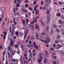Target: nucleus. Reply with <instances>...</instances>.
<instances>
[{"label": "nucleus", "mask_w": 64, "mask_h": 64, "mask_svg": "<svg viewBox=\"0 0 64 64\" xmlns=\"http://www.w3.org/2000/svg\"><path fill=\"white\" fill-rule=\"evenodd\" d=\"M47 17L48 18V20H46V23L48 24V23H49V21H50V14H48V15L47 14Z\"/></svg>", "instance_id": "f257e3e1"}, {"label": "nucleus", "mask_w": 64, "mask_h": 64, "mask_svg": "<svg viewBox=\"0 0 64 64\" xmlns=\"http://www.w3.org/2000/svg\"><path fill=\"white\" fill-rule=\"evenodd\" d=\"M46 57H47L46 56H44V58L45 59L44 60V63H50V61L48 59H46Z\"/></svg>", "instance_id": "f03ea898"}, {"label": "nucleus", "mask_w": 64, "mask_h": 64, "mask_svg": "<svg viewBox=\"0 0 64 64\" xmlns=\"http://www.w3.org/2000/svg\"><path fill=\"white\" fill-rule=\"evenodd\" d=\"M46 9V12H47V13L48 14H47V15H49V13H50V10H49V9L48 8H46V7H44V8H43V10H45Z\"/></svg>", "instance_id": "7ed1b4c3"}, {"label": "nucleus", "mask_w": 64, "mask_h": 64, "mask_svg": "<svg viewBox=\"0 0 64 64\" xmlns=\"http://www.w3.org/2000/svg\"><path fill=\"white\" fill-rule=\"evenodd\" d=\"M26 32H24V33L25 34L24 36V38H26V36H27V33L29 31V30L28 29V28H26Z\"/></svg>", "instance_id": "20e7f679"}, {"label": "nucleus", "mask_w": 64, "mask_h": 64, "mask_svg": "<svg viewBox=\"0 0 64 64\" xmlns=\"http://www.w3.org/2000/svg\"><path fill=\"white\" fill-rule=\"evenodd\" d=\"M42 59H43V58H42V56L40 57V59L39 58L38 59V61L39 63H41V60H42Z\"/></svg>", "instance_id": "39448f33"}, {"label": "nucleus", "mask_w": 64, "mask_h": 64, "mask_svg": "<svg viewBox=\"0 0 64 64\" xmlns=\"http://www.w3.org/2000/svg\"><path fill=\"white\" fill-rule=\"evenodd\" d=\"M56 62L54 61V62H53V63L54 64H59V60H58V59H56Z\"/></svg>", "instance_id": "423d86ee"}, {"label": "nucleus", "mask_w": 64, "mask_h": 64, "mask_svg": "<svg viewBox=\"0 0 64 64\" xmlns=\"http://www.w3.org/2000/svg\"><path fill=\"white\" fill-rule=\"evenodd\" d=\"M33 44L34 46V47L36 48V49H38V47L37 46V45H36V44H35V42H34L33 43Z\"/></svg>", "instance_id": "0eeeda50"}, {"label": "nucleus", "mask_w": 64, "mask_h": 64, "mask_svg": "<svg viewBox=\"0 0 64 64\" xmlns=\"http://www.w3.org/2000/svg\"><path fill=\"white\" fill-rule=\"evenodd\" d=\"M8 49L9 50L10 52H11V53H12V55H14V54L13 53V52H11V47L10 46H9L8 47Z\"/></svg>", "instance_id": "6e6552de"}, {"label": "nucleus", "mask_w": 64, "mask_h": 64, "mask_svg": "<svg viewBox=\"0 0 64 64\" xmlns=\"http://www.w3.org/2000/svg\"><path fill=\"white\" fill-rule=\"evenodd\" d=\"M39 17L38 16H37L36 18H35L34 17L33 18V19L35 21V22H37V18H39Z\"/></svg>", "instance_id": "1a4fd4ad"}, {"label": "nucleus", "mask_w": 64, "mask_h": 64, "mask_svg": "<svg viewBox=\"0 0 64 64\" xmlns=\"http://www.w3.org/2000/svg\"><path fill=\"white\" fill-rule=\"evenodd\" d=\"M60 55L61 56H63V54H64V53L63 51L60 50Z\"/></svg>", "instance_id": "9d476101"}, {"label": "nucleus", "mask_w": 64, "mask_h": 64, "mask_svg": "<svg viewBox=\"0 0 64 64\" xmlns=\"http://www.w3.org/2000/svg\"><path fill=\"white\" fill-rule=\"evenodd\" d=\"M5 30H6V29L4 28L3 33L4 35V36H6V35H7V32H5Z\"/></svg>", "instance_id": "9b49d317"}, {"label": "nucleus", "mask_w": 64, "mask_h": 64, "mask_svg": "<svg viewBox=\"0 0 64 64\" xmlns=\"http://www.w3.org/2000/svg\"><path fill=\"white\" fill-rule=\"evenodd\" d=\"M12 30L14 31L15 30V26L14 24H12Z\"/></svg>", "instance_id": "f8f14e48"}, {"label": "nucleus", "mask_w": 64, "mask_h": 64, "mask_svg": "<svg viewBox=\"0 0 64 64\" xmlns=\"http://www.w3.org/2000/svg\"><path fill=\"white\" fill-rule=\"evenodd\" d=\"M4 12H3L1 11H0V16L2 15V18H3V17H4V14H3Z\"/></svg>", "instance_id": "ddd939ff"}, {"label": "nucleus", "mask_w": 64, "mask_h": 64, "mask_svg": "<svg viewBox=\"0 0 64 64\" xmlns=\"http://www.w3.org/2000/svg\"><path fill=\"white\" fill-rule=\"evenodd\" d=\"M46 38L47 42H49L50 41V39L49 38V37H46Z\"/></svg>", "instance_id": "4468645a"}, {"label": "nucleus", "mask_w": 64, "mask_h": 64, "mask_svg": "<svg viewBox=\"0 0 64 64\" xmlns=\"http://www.w3.org/2000/svg\"><path fill=\"white\" fill-rule=\"evenodd\" d=\"M58 23L60 24H63L64 23V22L63 21L61 20H60L59 21Z\"/></svg>", "instance_id": "2eb2a0df"}, {"label": "nucleus", "mask_w": 64, "mask_h": 64, "mask_svg": "<svg viewBox=\"0 0 64 64\" xmlns=\"http://www.w3.org/2000/svg\"><path fill=\"white\" fill-rule=\"evenodd\" d=\"M38 7V5H36V6H34V10H36V8H37V7Z\"/></svg>", "instance_id": "dca6fc26"}, {"label": "nucleus", "mask_w": 64, "mask_h": 64, "mask_svg": "<svg viewBox=\"0 0 64 64\" xmlns=\"http://www.w3.org/2000/svg\"><path fill=\"white\" fill-rule=\"evenodd\" d=\"M34 10L36 11L35 13L36 15H37V14H39V11L38 10Z\"/></svg>", "instance_id": "f3484780"}, {"label": "nucleus", "mask_w": 64, "mask_h": 64, "mask_svg": "<svg viewBox=\"0 0 64 64\" xmlns=\"http://www.w3.org/2000/svg\"><path fill=\"white\" fill-rule=\"evenodd\" d=\"M40 40L41 41H42V42H44L46 43H47V41H46V40H45L44 41V40H43L40 39Z\"/></svg>", "instance_id": "a211bd4d"}, {"label": "nucleus", "mask_w": 64, "mask_h": 64, "mask_svg": "<svg viewBox=\"0 0 64 64\" xmlns=\"http://www.w3.org/2000/svg\"><path fill=\"white\" fill-rule=\"evenodd\" d=\"M36 38L37 39H38V37H39V35L37 33H36Z\"/></svg>", "instance_id": "6ab92c4d"}, {"label": "nucleus", "mask_w": 64, "mask_h": 64, "mask_svg": "<svg viewBox=\"0 0 64 64\" xmlns=\"http://www.w3.org/2000/svg\"><path fill=\"white\" fill-rule=\"evenodd\" d=\"M2 12H4V7H2V8L1 11Z\"/></svg>", "instance_id": "aec40b11"}, {"label": "nucleus", "mask_w": 64, "mask_h": 64, "mask_svg": "<svg viewBox=\"0 0 64 64\" xmlns=\"http://www.w3.org/2000/svg\"><path fill=\"white\" fill-rule=\"evenodd\" d=\"M45 54L48 56H48H48L49 55V54H48V51H45Z\"/></svg>", "instance_id": "412c9836"}, {"label": "nucleus", "mask_w": 64, "mask_h": 64, "mask_svg": "<svg viewBox=\"0 0 64 64\" xmlns=\"http://www.w3.org/2000/svg\"><path fill=\"white\" fill-rule=\"evenodd\" d=\"M57 16L58 17L60 16V12L56 14Z\"/></svg>", "instance_id": "4be33fe9"}, {"label": "nucleus", "mask_w": 64, "mask_h": 64, "mask_svg": "<svg viewBox=\"0 0 64 64\" xmlns=\"http://www.w3.org/2000/svg\"><path fill=\"white\" fill-rule=\"evenodd\" d=\"M40 22L42 25H44V24L43 22H42V19H41L40 20Z\"/></svg>", "instance_id": "5701e85b"}, {"label": "nucleus", "mask_w": 64, "mask_h": 64, "mask_svg": "<svg viewBox=\"0 0 64 64\" xmlns=\"http://www.w3.org/2000/svg\"><path fill=\"white\" fill-rule=\"evenodd\" d=\"M39 27V26H38V24H36V27L35 28V29H37Z\"/></svg>", "instance_id": "b1692460"}, {"label": "nucleus", "mask_w": 64, "mask_h": 64, "mask_svg": "<svg viewBox=\"0 0 64 64\" xmlns=\"http://www.w3.org/2000/svg\"><path fill=\"white\" fill-rule=\"evenodd\" d=\"M22 20L23 22V25H25V20H24L23 19H22Z\"/></svg>", "instance_id": "393cba45"}, {"label": "nucleus", "mask_w": 64, "mask_h": 64, "mask_svg": "<svg viewBox=\"0 0 64 64\" xmlns=\"http://www.w3.org/2000/svg\"><path fill=\"white\" fill-rule=\"evenodd\" d=\"M16 6L17 7H20V5L18 3L16 5Z\"/></svg>", "instance_id": "a878e982"}, {"label": "nucleus", "mask_w": 64, "mask_h": 64, "mask_svg": "<svg viewBox=\"0 0 64 64\" xmlns=\"http://www.w3.org/2000/svg\"><path fill=\"white\" fill-rule=\"evenodd\" d=\"M31 45H26V47H29V48H30V47H31Z\"/></svg>", "instance_id": "bb28decb"}, {"label": "nucleus", "mask_w": 64, "mask_h": 64, "mask_svg": "<svg viewBox=\"0 0 64 64\" xmlns=\"http://www.w3.org/2000/svg\"><path fill=\"white\" fill-rule=\"evenodd\" d=\"M62 19H64V16H62L60 17Z\"/></svg>", "instance_id": "cd10ccee"}, {"label": "nucleus", "mask_w": 64, "mask_h": 64, "mask_svg": "<svg viewBox=\"0 0 64 64\" xmlns=\"http://www.w3.org/2000/svg\"><path fill=\"white\" fill-rule=\"evenodd\" d=\"M10 44H11V46H13V42L12 41L11 42Z\"/></svg>", "instance_id": "c85d7f7f"}, {"label": "nucleus", "mask_w": 64, "mask_h": 64, "mask_svg": "<svg viewBox=\"0 0 64 64\" xmlns=\"http://www.w3.org/2000/svg\"><path fill=\"white\" fill-rule=\"evenodd\" d=\"M15 20H16V18H14L13 19V22H15Z\"/></svg>", "instance_id": "c756f323"}, {"label": "nucleus", "mask_w": 64, "mask_h": 64, "mask_svg": "<svg viewBox=\"0 0 64 64\" xmlns=\"http://www.w3.org/2000/svg\"><path fill=\"white\" fill-rule=\"evenodd\" d=\"M14 34V30H12V34L13 35Z\"/></svg>", "instance_id": "7c9ffc66"}, {"label": "nucleus", "mask_w": 64, "mask_h": 64, "mask_svg": "<svg viewBox=\"0 0 64 64\" xmlns=\"http://www.w3.org/2000/svg\"><path fill=\"white\" fill-rule=\"evenodd\" d=\"M23 12H27L28 11L27 10H23Z\"/></svg>", "instance_id": "2f4dec72"}, {"label": "nucleus", "mask_w": 64, "mask_h": 64, "mask_svg": "<svg viewBox=\"0 0 64 64\" xmlns=\"http://www.w3.org/2000/svg\"><path fill=\"white\" fill-rule=\"evenodd\" d=\"M21 48H22V50H23V45H22V44H21Z\"/></svg>", "instance_id": "473e14b6"}, {"label": "nucleus", "mask_w": 64, "mask_h": 64, "mask_svg": "<svg viewBox=\"0 0 64 64\" xmlns=\"http://www.w3.org/2000/svg\"><path fill=\"white\" fill-rule=\"evenodd\" d=\"M5 38H6V36H4L3 37V39H4V40H5Z\"/></svg>", "instance_id": "72a5a7b5"}, {"label": "nucleus", "mask_w": 64, "mask_h": 64, "mask_svg": "<svg viewBox=\"0 0 64 64\" xmlns=\"http://www.w3.org/2000/svg\"><path fill=\"white\" fill-rule=\"evenodd\" d=\"M31 29L32 30H33L34 29L33 26H31Z\"/></svg>", "instance_id": "f704fd0d"}, {"label": "nucleus", "mask_w": 64, "mask_h": 64, "mask_svg": "<svg viewBox=\"0 0 64 64\" xmlns=\"http://www.w3.org/2000/svg\"><path fill=\"white\" fill-rule=\"evenodd\" d=\"M56 44H53V47H56Z\"/></svg>", "instance_id": "c9c22d12"}, {"label": "nucleus", "mask_w": 64, "mask_h": 64, "mask_svg": "<svg viewBox=\"0 0 64 64\" xmlns=\"http://www.w3.org/2000/svg\"><path fill=\"white\" fill-rule=\"evenodd\" d=\"M34 22H35V20L33 22H30V24H33V23Z\"/></svg>", "instance_id": "e433bc0d"}, {"label": "nucleus", "mask_w": 64, "mask_h": 64, "mask_svg": "<svg viewBox=\"0 0 64 64\" xmlns=\"http://www.w3.org/2000/svg\"><path fill=\"white\" fill-rule=\"evenodd\" d=\"M28 9H29L30 10H32V8H31L28 7Z\"/></svg>", "instance_id": "4c0bfd02"}, {"label": "nucleus", "mask_w": 64, "mask_h": 64, "mask_svg": "<svg viewBox=\"0 0 64 64\" xmlns=\"http://www.w3.org/2000/svg\"><path fill=\"white\" fill-rule=\"evenodd\" d=\"M26 22L27 23H28V21H29V19H26Z\"/></svg>", "instance_id": "58836bf2"}, {"label": "nucleus", "mask_w": 64, "mask_h": 64, "mask_svg": "<svg viewBox=\"0 0 64 64\" xmlns=\"http://www.w3.org/2000/svg\"><path fill=\"white\" fill-rule=\"evenodd\" d=\"M48 0H46V1L45 2V3H47V2H48Z\"/></svg>", "instance_id": "ea45409f"}, {"label": "nucleus", "mask_w": 64, "mask_h": 64, "mask_svg": "<svg viewBox=\"0 0 64 64\" xmlns=\"http://www.w3.org/2000/svg\"><path fill=\"white\" fill-rule=\"evenodd\" d=\"M18 32H16V34L17 36H18Z\"/></svg>", "instance_id": "a19ab883"}, {"label": "nucleus", "mask_w": 64, "mask_h": 64, "mask_svg": "<svg viewBox=\"0 0 64 64\" xmlns=\"http://www.w3.org/2000/svg\"><path fill=\"white\" fill-rule=\"evenodd\" d=\"M49 3L50 4L51 3V0H48Z\"/></svg>", "instance_id": "79ce46f5"}, {"label": "nucleus", "mask_w": 64, "mask_h": 64, "mask_svg": "<svg viewBox=\"0 0 64 64\" xmlns=\"http://www.w3.org/2000/svg\"><path fill=\"white\" fill-rule=\"evenodd\" d=\"M55 42L56 43H59V42L58 40H56L55 41Z\"/></svg>", "instance_id": "37998d69"}, {"label": "nucleus", "mask_w": 64, "mask_h": 64, "mask_svg": "<svg viewBox=\"0 0 64 64\" xmlns=\"http://www.w3.org/2000/svg\"><path fill=\"white\" fill-rule=\"evenodd\" d=\"M21 1V0H20V1L19 0H18V3H20V1Z\"/></svg>", "instance_id": "c03bdc74"}, {"label": "nucleus", "mask_w": 64, "mask_h": 64, "mask_svg": "<svg viewBox=\"0 0 64 64\" xmlns=\"http://www.w3.org/2000/svg\"><path fill=\"white\" fill-rule=\"evenodd\" d=\"M54 27L55 28H57V26H56V25H54Z\"/></svg>", "instance_id": "a18cd8bd"}, {"label": "nucleus", "mask_w": 64, "mask_h": 64, "mask_svg": "<svg viewBox=\"0 0 64 64\" xmlns=\"http://www.w3.org/2000/svg\"><path fill=\"white\" fill-rule=\"evenodd\" d=\"M20 36H22L23 35V33L22 32H20Z\"/></svg>", "instance_id": "49530a36"}, {"label": "nucleus", "mask_w": 64, "mask_h": 64, "mask_svg": "<svg viewBox=\"0 0 64 64\" xmlns=\"http://www.w3.org/2000/svg\"><path fill=\"white\" fill-rule=\"evenodd\" d=\"M41 34H42V35L44 36V35L45 34L44 32H42Z\"/></svg>", "instance_id": "de8ad7c7"}, {"label": "nucleus", "mask_w": 64, "mask_h": 64, "mask_svg": "<svg viewBox=\"0 0 64 64\" xmlns=\"http://www.w3.org/2000/svg\"><path fill=\"white\" fill-rule=\"evenodd\" d=\"M33 54L34 56H35V55H36V53L35 52H34L33 53Z\"/></svg>", "instance_id": "09e8293b"}, {"label": "nucleus", "mask_w": 64, "mask_h": 64, "mask_svg": "<svg viewBox=\"0 0 64 64\" xmlns=\"http://www.w3.org/2000/svg\"><path fill=\"white\" fill-rule=\"evenodd\" d=\"M3 26H4L5 25V22H3Z\"/></svg>", "instance_id": "8fccbe9b"}, {"label": "nucleus", "mask_w": 64, "mask_h": 64, "mask_svg": "<svg viewBox=\"0 0 64 64\" xmlns=\"http://www.w3.org/2000/svg\"><path fill=\"white\" fill-rule=\"evenodd\" d=\"M10 33H11V27H10Z\"/></svg>", "instance_id": "3c124183"}, {"label": "nucleus", "mask_w": 64, "mask_h": 64, "mask_svg": "<svg viewBox=\"0 0 64 64\" xmlns=\"http://www.w3.org/2000/svg\"><path fill=\"white\" fill-rule=\"evenodd\" d=\"M59 30L58 29H56V31L58 32H59Z\"/></svg>", "instance_id": "603ef678"}, {"label": "nucleus", "mask_w": 64, "mask_h": 64, "mask_svg": "<svg viewBox=\"0 0 64 64\" xmlns=\"http://www.w3.org/2000/svg\"><path fill=\"white\" fill-rule=\"evenodd\" d=\"M28 52H29V53H30V54L31 53V50H28Z\"/></svg>", "instance_id": "864d4df0"}, {"label": "nucleus", "mask_w": 64, "mask_h": 64, "mask_svg": "<svg viewBox=\"0 0 64 64\" xmlns=\"http://www.w3.org/2000/svg\"><path fill=\"white\" fill-rule=\"evenodd\" d=\"M58 47H62V46L59 44H58Z\"/></svg>", "instance_id": "5fc2aeb1"}, {"label": "nucleus", "mask_w": 64, "mask_h": 64, "mask_svg": "<svg viewBox=\"0 0 64 64\" xmlns=\"http://www.w3.org/2000/svg\"><path fill=\"white\" fill-rule=\"evenodd\" d=\"M48 28H49V27H48V26H47V28L46 30V31H48Z\"/></svg>", "instance_id": "6e6d98bb"}, {"label": "nucleus", "mask_w": 64, "mask_h": 64, "mask_svg": "<svg viewBox=\"0 0 64 64\" xmlns=\"http://www.w3.org/2000/svg\"><path fill=\"white\" fill-rule=\"evenodd\" d=\"M40 10H42V9H43V8H42L41 6H40Z\"/></svg>", "instance_id": "4d7b16f0"}, {"label": "nucleus", "mask_w": 64, "mask_h": 64, "mask_svg": "<svg viewBox=\"0 0 64 64\" xmlns=\"http://www.w3.org/2000/svg\"><path fill=\"white\" fill-rule=\"evenodd\" d=\"M56 58V56H55L54 57V59H55Z\"/></svg>", "instance_id": "13d9d810"}, {"label": "nucleus", "mask_w": 64, "mask_h": 64, "mask_svg": "<svg viewBox=\"0 0 64 64\" xmlns=\"http://www.w3.org/2000/svg\"><path fill=\"white\" fill-rule=\"evenodd\" d=\"M31 26V25L30 24H29V26H28V27H30V26Z\"/></svg>", "instance_id": "bf43d9fd"}, {"label": "nucleus", "mask_w": 64, "mask_h": 64, "mask_svg": "<svg viewBox=\"0 0 64 64\" xmlns=\"http://www.w3.org/2000/svg\"><path fill=\"white\" fill-rule=\"evenodd\" d=\"M15 47H16L17 48L18 47V45H15Z\"/></svg>", "instance_id": "052dcab7"}, {"label": "nucleus", "mask_w": 64, "mask_h": 64, "mask_svg": "<svg viewBox=\"0 0 64 64\" xmlns=\"http://www.w3.org/2000/svg\"><path fill=\"white\" fill-rule=\"evenodd\" d=\"M34 4H36V2L35 1L34 2Z\"/></svg>", "instance_id": "680f3d73"}, {"label": "nucleus", "mask_w": 64, "mask_h": 64, "mask_svg": "<svg viewBox=\"0 0 64 64\" xmlns=\"http://www.w3.org/2000/svg\"><path fill=\"white\" fill-rule=\"evenodd\" d=\"M54 4H57V2H54L53 3Z\"/></svg>", "instance_id": "e2e57ef3"}, {"label": "nucleus", "mask_w": 64, "mask_h": 64, "mask_svg": "<svg viewBox=\"0 0 64 64\" xmlns=\"http://www.w3.org/2000/svg\"><path fill=\"white\" fill-rule=\"evenodd\" d=\"M51 50H54V48H51Z\"/></svg>", "instance_id": "0e129e2a"}, {"label": "nucleus", "mask_w": 64, "mask_h": 64, "mask_svg": "<svg viewBox=\"0 0 64 64\" xmlns=\"http://www.w3.org/2000/svg\"><path fill=\"white\" fill-rule=\"evenodd\" d=\"M0 49H2V46H0Z\"/></svg>", "instance_id": "69168bd1"}, {"label": "nucleus", "mask_w": 64, "mask_h": 64, "mask_svg": "<svg viewBox=\"0 0 64 64\" xmlns=\"http://www.w3.org/2000/svg\"><path fill=\"white\" fill-rule=\"evenodd\" d=\"M35 50L34 49L33 50L32 52H35Z\"/></svg>", "instance_id": "338daca9"}, {"label": "nucleus", "mask_w": 64, "mask_h": 64, "mask_svg": "<svg viewBox=\"0 0 64 64\" xmlns=\"http://www.w3.org/2000/svg\"><path fill=\"white\" fill-rule=\"evenodd\" d=\"M26 54H24V57H26Z\"/></svg>", "instance_id": "774afa93"}]
</instances>
